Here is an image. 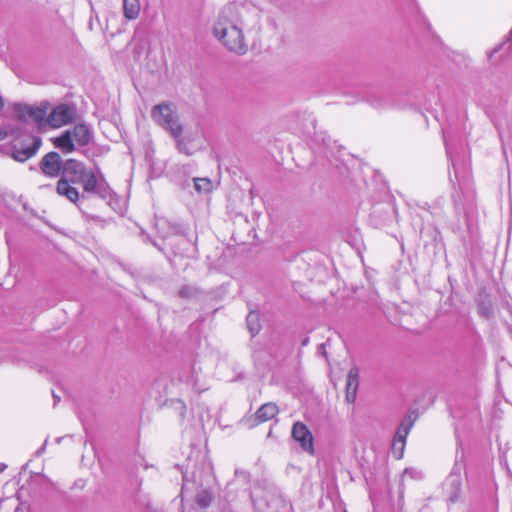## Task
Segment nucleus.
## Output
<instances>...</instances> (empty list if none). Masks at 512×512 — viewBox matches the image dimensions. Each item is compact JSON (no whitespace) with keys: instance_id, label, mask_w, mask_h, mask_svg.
I'll use <instances>...</instances> for the list:
<instances>
[{"instance_id":"nucleus-10","label":"nucleus","mask_w":512,"mask_h":512,"mask_svg":"<svg viewBox=\"0 0 512 512\" xmlns=\"http://www.w3.org/2000/svg\"><path fill=\"white\" fill-rule=\"evenodd\" d=\"M53 143L57 148H59L64 153H70L75 149V142L68 130H66L59 137H56L53 140Z\"/></svg>"},{"instance_id":"nucleus-9","label":"nucleus","mask_w":512,"mask_h":512,"mask_svg":"<svg viewBox=\"0 0 512 512\" xmlns=\"http://www.w3.org/2000/svg\"><path fill=\"white\" fill-rule=\"evenodd\" d=\"M359 386V369L352 367L347 375L346 383V400L353 403L356 399V394Z\"/></svg>"},{"instance_id":"nucleus-1","label":"nucleus","mask_w":512,"mask_h":512,"mask_svg":"<svg viewBox=\"0 0 512 512\" xmlns=\"http://www.w3.org/2000/svg\"><path fill=\"white\" fill-rule=\"evenodd\" d=\"M245 27V21L237 8L229 4L219 12L212 34L228 51L244 55L248 51L243 33Z\"/></svg>"},{"instance_id":"nucleus-18","label":"nucleus","mask_w":512,"mask_h":512,"mask_svg":"<svg viewBox=\"0 0 512 512\" xmlns=\"http://www.w3.org/2000/svg\"><path fill=\"white\" fill-rule=\"evenodd\" d=\"M212 499V495L208 491L203 490L197 494L196 502L202 508H207L211 504Z\"/></svg>"},{"instance_id":"nucleus-20","label":"nucleus","mask_w":512,"mask_h":512,"mask_svg":"<svg viewBox=\"0 0 512 512\" xmlns=\"http://www.w3.org/2000/svg\"><path fill=\"white\" fill-rule=\"evenodd\" d=\"M257 320L258 315L256 313H249V315L247 316L248 327L252 334L257 333L259 330V327L256 324Z\"/></svg>"},{"instance_id":"nucleus-2","label":"nucleus","mask_w":512,"mask_h":512,"mask_svg":"<svg viewBox=\"0 0 512 512\" xmlns=\"http://www.w3.org/2000/svg\"><path fill=\"white\" fill-rule=\"evenodd\" d=\"M71 183H81L84 192L91 193L96 189V178L92 170H88L85 166L76 160L70 159L63 165L62 178L57 183V193L66 197L71 202H76L79 193Z\"/></svg>"},{"instance_id":"nucleus-6","label":"nucleus","mask_w":512,"mask_h":512,"mask_svg":"<svg viewBox=\"0 0 512 512\" xmlns=\"http://www.w3.org/2000/svg\"><path fill=\"white\" fill-rule=\"evenodd\" d=\"M292 436L295 441L299 442L303 450L313 454V437L309 429L301 422H296L292 428Z\"/></svg>"},{"instance_id":"nucleus-5","label":"nucleus","mask_w":512,"mask_h":512,"mask_svg":"<svg viewBox=\"0 0 512 512\" xmlns=\"http://www.w3.org/2000/svg\"><path fill=\"white\" fill-rule=\"evenodd\" d=\"M75 116L76 113L72 106L61 104L48 114L46 123L53 128H59L71 122Z\"/></svg>"},{"instance_id":"nucleus-7","label":"nucleus","mask_w":512,"mask_h":512,"mask_svg":"<svg viewBox=\"0 0 512 512\" xmlns=\"http://www.w3.org/2000/svg\"><path fill=\"white\" fill-rule=\"evenodd\" d=\"M42 172L49 177H57L60 171H63L62 160L58 153L50 152L46 154L40 163Z\"/></svg>"},{"instance_id":"nucleus-17","label":"nucleus","mask_w":512,"mask_h":512,"mask_svg":"<svg viewBox=\"0 0 512 512\" xmlns=\"http://www.w3.org/2000/svg\"><path fill=\"white\" fill-rule=\"evenodd\" d=\"M31 107L29 105L24 104H15L14 110L17 114L19 120H29V114L31 113Z\"/></svg>"},{"instance_id":"nucleus-8","label":"nucleus","mask_w":512,"mask_h":512,"mask_svg":"<svg viewBox=\"0 0 512 512\" xmlns=\"http://www.w3.org/2000/svg\"><path fill=\"white\" fill-rule=\"evenodd\" d=\"M41 142V138L35 136L30 139L28 144H25L22 147L15 146L12 152V158L19 162H24L30 159L36 154L37 150L41 146Z\"/></svg>"},{"instance_id":"nucleus-21","label":"nucleus","mask_w":512,"mask_h":512,"mask_svg":"<svg viewBox=\"0 0 512 512\" xmlns=\"http://www.w3.org/2000/svg\"><path fill=\"white\" fill-rule=\"evenodd\" d=\"M392 450L395 454H397V457H399V444H396V441L393 440V443H392Z\"/></svg>"},{"instance_id":"nucleus-3","label":"nucleus","mask_w":512,"mask_h":512,"mask_svg":"<svg viewBox=\"0 0 512 512\" xmlns=\"http://www.w3.org/2000/svg\"><path fill=\"white\" fill-rule=\"evenodd\" d=\"M151 117L158 125L167 129L173 137H180L183 133V126L171 105L158 104L154 106Z\"/></svg>"},{"instance_id":"nucleus-4","label":"nucleus","mask_w":512,"mask_h":512,"mask_svg":"<svg viewBox=\"0 0 512 512\" xmlns=\"http://www.w3.org/2000/svg\"><path fill=\"white\" fill-rule=\"evenodd\" d=\"M98 197L102 198L107 206L116 213L122 214L126 209V203L119 198L109 187L106 181L98 174Z\"/></svg>"},{"instance_id":"nucleus-13","label":"nucleus","mask_w":512,"mask_h":512,"mask_svg":"<svg viewBox=\"0 0 512 512\" xmlns=\"http://www.w3.org/2000/svg\"><path fill=\"white\" fill-rule=\"evenodd\" d=\"M124 16L129 20H134L140 13L139 0H123Z\"/></svg>"},{"instance_id":"nucleus-19","label":"nucleus","mask_w":512,"mask_h":512,"mask_svg":"<svg viewBox=\"0 0 512 512\" xmlns=\"http://www.w3.org/2000/svg\"><path fill=\"white\" fill-rule=\"evenodd\" d=\"M174 138L176 139V142H177V148L181 153H184L186 155L193 154V151L191 149H189V147H188L185 139L182 137V135L180 137H174Z\"/></svg>"},{"instance_id":"nucleus-16","label":"nucleus","mask_w":512,"mask_h":512,"mask_svg":"<svg viewBox=\"0 0 512 512\" xmlns=\"http://www.w3.org/2000/svg\"><path fill=\"white\" fill-rule=\"evenodd\" d=\"M194 187L198 193L207 194L214 189V184L209 178H194Z\"/></svg>"},{"instance_id":"nucleus-15","label":"nucleus","mask_w":512,"mask_h":512,"mask_svg":"<svg viewBox=\"0 0 512 512\" xmlns=\"http://www.w3.org/2000/svg\"><path fill=\"white\" fill-rule=\"evenodd\" d=\"M410 426L401 425L399 429L397 430L394 441H396V444H399V457H402L404 447H405V441L406 437L409 433Z\"/></svg>"},{"instance_id":"nucleus-12","label":"nucleus","mask_w":512,"mask_h":512,"mask_svg":"<svg viewBox=\"0 0 512 512\" xmlns=\"http://www.w3.org/2000/svg\"><path fill=\"white\" fill-rule=\"evenodd\" d=\"M279 412L275 403H265L256 412V417L259 421L265 422L273 419Z\"/></svg>"},{"instance_id":"nucleus-22","label":"nucleus","mask_w":512,"mask_h":512,"mask_svg":"<svg viewBox=\"0 0 512 512\" xmlns=\"http://www.w3.org/2000/svg\"><path fill=\"white\" fill-rule=\"evenodd\" d=\"M8 136L7 130L0 128V141L4 140Z\"/></svg>"},{"instance_id":"nucleus-23","label":"nucleus","mask_w":512,"mask_h":512,"mask_svg":"<svg viewBox=\"0 0 512 512\" xmlns=\"http://www.w3.org/2000/svg\"><path fill=\"white\" fill-rule=\"evenodd\" d=\"M512 40V29L510 30L509 34H508V41Z\"/></svg>"},{"instance_id":"nucleus-14","label":"nucleus","mask_w":512,"mask_h":512,"mask_svg":"<svg viewBox=\"0 0 512 512\" xmlns=\"http://www.w3.org/2000/svg\"><path fill=\"white\" fill-rule=\"evenodd\" d=\"M48 117V106L42 105L40 107H31V113L29 114V119L42 124L47 120Z\"/></svg>"},{"instance_id":"nucleus-11","label":"nucleus","mask_w":512,"mask_h":512,"mask_svg":"<svg viewBox=\"0 0 512 512\" xmlns=\"http://www.w3.org/2000/svg\"><path fill=\"white\" fill-rule=\"evenodd\" d=\"M68 131L76 144L85 145L89 142L90 133L85 125H76L72 129H68Z\"/></svg>"},{"instance_id":"nucleus-24","label":"nucleus","mask_w":512,"mask_h":512,"mask_svg":"<svg viewBox=\"0 0 512 512\" xmlns=\"http://www.w3.org/2000/svg\"><path fill=\"white\" fill-rule=\"evenodd\" d=\"M404 473H405V474H409V473H410V470H409V469H406Z\"/></svg>"}]
</instances>
